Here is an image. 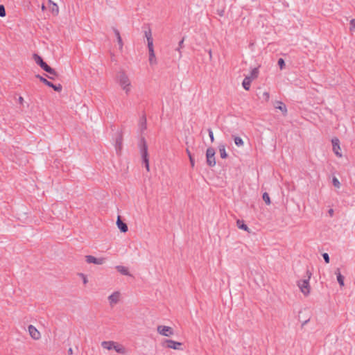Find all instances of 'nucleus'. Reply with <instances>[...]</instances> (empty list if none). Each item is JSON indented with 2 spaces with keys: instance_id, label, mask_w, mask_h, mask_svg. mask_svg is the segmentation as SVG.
Masks as SVG:
<instances>
[{
  "instance_id": "1",
  "label": "nucleus",
  "mask_w": 355,
  "mask_h": 355,
  "mask_svg": "<svg viewBox=\"0 0 355 355\" xmlns=\"http://www.w3.org/2000/svg\"><path fill=\"white\" fill-rule=\"evenodd\" d=\"M116 81L125 93L127 95L129 94L131 91L132 84L129 76L123 70H121L117 73Z\"/></svg>"
},
{
  "instance_id": "2",
  "label": "nucleus",
  "mask_w": 355,
  "mask_h": 355,
  "mask_svg": "<svg viewBox=\"0 0 355 355\" xmlns=\"http://www.w3.org/2000/svg\"><path fill=\"white\" fill-rule=\"evenodd\" d=\"M306 274V279H301L297 282L298 287L300 288L301 292L305 295H309L310 293L309 279L311 277V273L309 270H307Z\"/></svg>"
},
{
  "instance_id": "3",
  "label": "nucleus",
  "mask_w": 355,
  "mask_h": 355,
  "mask_svg": "<svg viewBox=\"0 0 355 355\" xmlns=\"http://www.w3.org/2000/svg\"><path fill=\"white\" fill-rule=\"evenodd\" d=\"M34 60L35 62L40 66V67L44 70L45 71L49 73L51 75L56 76V72L55 69H52L49 67L43 60L42 58L37 55L34 54Z\"/></svg>"
},
{
  "instance_id": "4",
  "label": "nucleus",
  "mask_w": 355,
  "mask_h": 355,
  "mask_svg": "<svg viewBox=\"0 0 355 355\" xmlns=\"http://www.w3.org/2000/svg\"><path fill=\"white\" fill-rule=\"evenodd\" d=\"M141 153L143 159V162L145 164V167L148 171L150 170L149 167V159L148 155V146L144 140V139H141Z\"/></svg>"
},
{
  "instance_id": "5",
  "label": "nucleus",
  "mask_w": 355,
  "mask_h": 355,
  "mask_svg": "<svg viewBox=\"0 0 355 355\" xmlns=\"http://www.w3.org/2000/svg\"><path fill=\"white\" fill-rule=\"evenodd\" d=\"M207 164L209 166L216 165L215 150L213 148H208L206 152Z\"/></svg>"
},
{
  "instance_id": "6",
  "label": "nucleus",
  "mask_w": 355,
  "mask_h": 355,
  "mask_svg": "<svg viewBox=\"0 0 355 355\" xmlns=\"http://www.w3.org/2000/svg\"><path fill=\"white\" fill-rule=\"evenodd\" d=\"M157 332L164 336H171L173 335L174 331L173 329L168 326L159 325L157 328Z\"/></svg>"
},
{
  "instance_id": "7",
  "label": "nucleus",
  "mask_w": 355,
  "mask_h": 355,
  "mask_svg": "<svg viewBox=\"0 0 355 355\" xmlns=\"http://www.w3.org/2000/svg\"><path fill=\"white\" fill-rule=\"evenodd\" d=\"M36 78H39L41 82L44 83L46 85L53 88L56 92H61L62 87L60 84L58 85H54L51 82L47 80L46 78H43L42 76L40 75H36Z\"/></svg>"
},
{
  "instance_id": "8",
  "label": "nucleus",
  "mask_w": 355,
  "mask_h": 355,
  "mask_svg": "<svg viewBox=\"0 0 355 355\" xmlns=\"http://www.w3.org/2000/svg\"><path fill=\"white\" fill-rule=\"evenodd\" d=\"M85 260L88 263H94L96 265H102L105 262L106 259L103 257L96 258L92 255L85 256Z\"/></svg>"
},
{
  "instance_id": "9",
  "label": "nucleus",
  "mask_w": 355,
  "mask_h": 355,
  "mask_svg": "<svg viewBox=\"0 0 355 355\" xmlns=\"http://www.w3.org/2000/svg\"><path fill=\"white\" fill-rule=\"evenodd\" d=\"M332 146H333V151L338 157H342V153H340V141L338 138H334L331 140Z\"/></svg>"
},
{
  "instance_id": "10",
  "label": "nucleus",
  "mask_w": 355,
  "mask_h": 355,
  "mask_svg": "<svg viewBox=\"0 0 355 355\" xmlns=\"http://www.w3.org/2000/svg\"><path fill=\"white\" fill-rule=\"evenodd\" d=\"M28 330L31 337L34 340H39L41 337L40 331L32 324L28 327Z\"/></svg>"
},
{
  "instance_id": "11",
  "label": "nucleus",
  "mask_w": 355,
  "mask_h": 355,
  "mask_svg": "<svg viewBox=\"0 0 355 355\" xmlns=\"http://www.w3.org/2000/svg\"><path fill=\"white\" fill-rule=\"evenodd\" d=\"M120 293L118 291L114 292L112 295L108 297L110 304L113 306L117 304L119 301Z\"/></svg>"
},
{
  "instance_id": "12",
  "label": "nucleus",
  "mask_w": 355,
  "mask_h": 355,
  "mask_svg": "<svg viewBox=\"0 0 355 355\" xmlns=\"http://www.w3.org/2000/svg\"><path fill=\"white\" fill-rule=\"evenodd\" d=\"M167 347L173 349H180L182 346V343L173 340H166Z\"/></svg>"
},
{
  "instance_id": "13",
  "label": "nucleus",
  "mask_w": 355,
  "mask_h": 355,
  "mask_svg": "<svg viewBox=\"0 0 355 355\" xmlns=\"http://www.w3.org/2000/svg\"><path fill=\"white\" fill-rule=\"evenodd\" d=\"M115 149L116 153H120L122 149V136L121 134H118L115 141Z\"/></svg>"
},
{
  "instance_id": "14",
  "label": "nucleus",
  "mask_w": 355,
  "mask_h": 355,
  "mask_svg": "<svg viewBox=\"0 0 355 355\" xmlns=\"http://www.w3.org/2000/svg\"><path fill=\"white\" fill-rule=\"evenodd\" d=\"M145 37H146L148 42V47L153 46V39L152 37V33L150 28L145 31Z\"/></svg>"
},
{
  "instance_id": "15",
  "label": "nucleus",
  "mask_w": 355,
  "mask_h": 355,
  "mask_svg": "<svg viewBox=\"0 0 355 355\" xmlns=\"http://www.w3.org/2000/svg\"><path fill=\"white\" fill-rule=\"evenodd\" d=\"M149 51V62L150 64H155L157 63L155 54L153 46L148 47Z\"/></svg>"
},
{
  "instance_id": "16",
  "label": "nucleus",
  "mask_w": 355,
  "mask_h": 355,
  "mask_svg": "<svg viewBox=\"0 0 355 355\" xmlns=\"http://www.w3.org/2000/svg\"><path fill=\"white\" fill-rule=\"evenodd\" d=\"M116 225L121 232L125 233L128 230V225L120 219L119 216L118 217Z\"/></svg>"
},
{
  "instance_id": "17",
  "label": "nucleus",
  "mask_w": 355,
  "mask_h": 355,
  "mask_svg": "<svg viewBox=\"0 0 355 355\" xmlns=\"http://www.w3.org/2000/svg\"><path fill=\"white\" fill-rule=\"evenodd\" d=\"M113 31L116 37V40H117V42L119 44V49L121 51L123 49V41H122V38L120 35V33L119 31L115 28H113Z\"/></svg>"
},
{
  "instance_id": "18",
  "label": "nucleus",
  "mask_w": 355,
  "mask_h": 355,
  "mask_svg": "<svg viewBox=\"0 0 355 355\" xmlns=\"http://www.w3.org/2000/svg\"><path fill=\"white\" fill-rule=\"evenodd\" d=\"M116 342L114 341H103L101 343V346L103 348L106 349L107 350L113 349L114 346L115 345Z\"/></svg>"
},
{
  "instance_id": "19",
  "label": "nucleus",
  "mask_w": 355,
  "mask_h": 355,
  "mask_svg": "<svg viewBox=\"0 0 355 355\" xmlns=\"http://www.w3.org/2000/svg\"><path fill=\"white\" fill-rule=\"evenodd\" d=\"M113 349H114L117 353L125 354L126 353L125 348L121 344L116 343L114 346Z\"/></svg>"
},
{
  "instance_id": "20",
  "label": "nucleus",
  "mask_w": 355,
  "mask_h": 355,
  "mask_svg": "<svg viewBox=\"0 0 355 355\" xmlns=\"http://www.w3.org/2000/svg\"><path fill=\"white\" fill-rule=\"evenodd\" d=\"M49 4L50 10L52 12V13L54 15H57L58 14V12H59V9H58V5L56 3H53L51 0L49 1Z\"/></svg>"
},
{
  "instance_id": "21",
  "label": "nucleus",
  "mask_w": 355,
  "mask_h": 355,
  "mask_svg": "<svg viewBox=\"0 0 355 355\" xmlns=\"http://www.w3.org/2000/svg\"><path fill=\"white\" fill-rule=\"evenodd\" d=\"M251 82V78L245 76L242 83V85L245 90L248 91L250 89Z\"/></svg>"
},
{
  "instance_id": "22",
  "label": "nucleus",
  "mask_w": 355,
  "mask_h": 355,
  "mask_svg": "<svg viewBox=\"0 0 355 355\" xmlns=\"http://www.w3.org/2000/svg\"><path fill=\"white\" fill-rule=\"evenodd\" d=\"M116 270L120 272L121 273L122 275H127V276H130V274L128 271V269L125 267V266H117L116 267Z\"/></svg>"
},
{
  "instance_id": "23",
  "label": "nucleus",
  "mask_w": 355,
  "mask_h": 355,
  "mask_svg": "<svg viewBox=\"0 0 355 355\" xmlns=\"http://www.w3.org/2000/svg\"><path fill=\"white\" fill-rule=\"evenodd\" d=\"M336 275L337 276V281L340 286H344V277L340 272L339 268H338L336 271Z\"/></svg>"
},
{
  "instance_id": "24",
  "label": "nucleus",
  "mask_w": 355,
  "mask_h": 355,
  "mask_svg": "<svg viewBox=\"0 0 355 355\" xmlns=\"http://www.w3.org/2000/svg\"><path fill=\"white\" fill-rule=\"evenodd\" d=\"M236 224H237V227L241 229V230H243L248 232H250V229L248 228V227L247 226V225H245L243 222V220H238L236 221Z\"/></svg>"
},
{
  "instance_id": "25",
  "label": "nucleus",
  "mask_w": 355,
  "mask_h": 355,
  "mask_svg": "<svg viewBox=\"0 0 355 355\" xmlns=\"http://www.w3.org/2000/svg\"><path fill=\"white\" fill-rule=\"evenodd\" d=\"M218 148L220 157L223 159L227 158V154L225 150V146L223 144H220Z\"/></svg>"
},
{
  "instance_id": "26",
  "label": "nucleus",
  "mask_w": 355,
  "mask_h": 355,
  "mask_svg": "<svg viewBox=\"0 0 355 355\" xmlns=\"http://www.w3.org/2000/svg\"><path fill=\"white\" fill-rule=\"evenodd\" d=\"M234 144L236 146L241 147L243 146L244 143L243 139L240 137L233 136Z\"/></svg>"
},
{
  "instance_id": "27",
  "label": "nucleus",
  "mask_w": 355,
  "mask_h": 355,
  "mask_svg": "<svg viewBox=\"0 0 355 355\" xmlns=\"http://www.w3.org/2000/svg\"><path fill=\"white\" fill-rule=\"evenodd\" d=\"M277 103H278V105L276 106L275 107L277 109H279V110H281L284 113V114H286L287 112V109H286V105L282 102H277Z\"/></svg>"
},
{
  "instance_id": "28",
  "label": "nucleus",
  "mask_w": 355,
  "mask_h": 355,
  "mask_svg": "<svg viewBox=\"0 0 355 355\" xmlns=\"http://www.w3.org/2000/svg\"><path fill=\"white\" fill-rule=\"evenodd\" d=\"M259 75V69L258 68H254L250 73V76H248V77H250L251 80L255 79L257 78Z\"/></svg>"
},
{
  "instance_id": "29",
  "label": "nucleus",
  "mask_w": 355,
  "mask_h": 355,
  "mask_svg": "<svg viewBox=\"0 0 355 355\" xmlns=\"http://www.w3.org/2000/svg\"><path fill=\"white\" fill-rule=\"evenodd\" d=\"M139 125L141 130H144L146 128V119L144 116H143L142 118L140 119Z\"/></svg>"
},
{
  "instance_id": "30",
  "label": "nucleus",
  "mask_w": 355,
  "mask_h": 355,
  "mask_svg": "<svg viewBox=\"0 0 355 355\" xmlns=\"http://www.w3.org/2000/svg\"><path fill=\"white\" fill-rule=\"evenodd\" d=\"M184 41V38H182V39L179 42L178 47L176 49V51L179 52V58H182L181 49L183 47Z\"/></svg>"
},
{
  "instance_id": "31",
  "label": "nucleus",
  "mask_w": 355,
  "mask_h": 355,
  "mask_svg": "<svg viewBox=\"0 0 355 355\" xmlns=\"http://www.w3.org/2000/svg\"><path fill=\"white\" fill-rule=\"evenodd\" d=\"M262 198L266 205L270 204V196L268 193H266V192L263 193Z\"/></svg>"
},
{
  "instance_id": "32",
  "label": "nucleus",
  "mask_w": 355,
  "mask_h": 355,
  "mask_svg": "<svg viewBox=\"0 0 355 355\" xmlns=\"http://www.w3.org/2000/svg\"><path fill=\"white\" fill-rule=\"evenodd\" d=\"M261 98L265 101H268L270 98V94L268 92H263Z\"/></svg>"
},
{
  "instance_id": "33",
  "label": "nucleus",
  "mask_w": 355,
  "mask_h": 355,
  "mask_svg": "<svg viewBox=\"0 0 355 355\" xmlns=\"http://www.w3.org/2000/svg\"><path fill=\"white\" fill-rule=\"evenodd\" d=\"M332 183H333V185L336 187V188H340V183L339 182V180L336 178V177H334L333 179H332Z\"/></svg>"
},
{
  "instance_id": "34",
  "label": "nucleus",
  "mask_w": 355,
  "mask_h": 355,
  "mask_svg": "<svg viewBox=\"0 0 355 355\" xmlns=\"http://www.w3.org/2000/svg\"><path fill=\"white\" fill-rule=\"evenodd\" d=\"M187 153L189 157V161H190L191 165L192 167H193L194 166V159H193V158L191 154V152L189 151V149H187Z\"/></svg>"
},
{
  "instance_id": "35",
  "label": "nucleus",
  "mask_w": 355,
  "mask_h": 355,
  "mask_svg": "<svg viewBox=\"0 0 355 355\" xmlns=\"http://www.w3.org/2000/svg\"><path fill=\"white\" fill-rule=\"evenodd\" d=\"M6 15L5 7L3 5H0V17H4Z\"/></svg>"
},
{
  "instance_id": "36",
  "label": "nucleus",
  "mask_w": 355,
  "mask_h": 355,
  "mask_svg": "<svg viewBox=\"0 0 355 355\" xmlns=\"http://www.w3.org/2000/svg\"><path fill=\"white\" fill-rule=\"evenodd\" d=\"M278 65L279 66L280 69H283L285 67V62L284 59L279 58L278 60Z\"/></svg>"
},
{
  "instance_id": "37",
  "label": "nucleus",
  "mask_w": 355,
  "mask_h": 355,
  "mask_svg": "<svg viewBox=\"0 0 355 355\" xmlns=\"http://www.w3.org/2000/svg\"><path fill=\"white\" fill-rule=\"evenodd\" d=\"M322 257H323L325 263H329V254L327 253H326V252L323 253L322 254Z\"/></svg>"
},
{
  "instance_id": "38",
  "label": "nucleus",
  "mask_w": 355,
  "mask_h": 355,
  "mask_svg": "<svg viewBox=\"0 0 355 355\" xmlns=\"http://www.w3.org/2000/svg\"><path fill=\"white\" fill-rule=\"evenodd\" d=\"M208 133H209V136L210 137L211 141L213 142L214 141V133L211 128L208 129Z\"/></svg>"
},
{
  "instance_id": "39",
  "label": "nucleus",
  "mask_w": 355,
  "mask_h": 355,
  "mask_svg": "<svg viewBox=\"0 0 355 355\" xmlns=\"http://www.w3.org/2000/svg\"><path fill=\"white\" fill-rule=\"evenodd\" d=\"M80 275L83 277V282L84 284H86L87 283V279L85 275L83 274H80Z\"/></svg>"
},
{
  "instance_id": "40",
  "label": "nucleus",
  "mask_w": 355,
  "mask_h": 355,
  "mask_svg": "<svg viewBox=\"0 0 355 355\" xmlns=\"http://www.w3.org/2000/svg\"><path fill=\"white\" fill-rule=\"evenodd\" d=\"M350 25L352 26V28L355 29V19H353L350 21Z\"/></svg>"
},
{
  "instance_id": "41",
  "label": "nucleus",
  "mask_w": 355,
  "mask_h": 355,
  "mask_svg": "<svg viewBox=\"0 0 355 355\" xmlns=\"http://www.w3.org/2000/svg\"><path fill=\"white\" fill-rule=\"evenodd\" d=\"M18 101H19V103L20 104H21V105H22V104H23V103H24V98H23V97L19 96V99H18Z\"/></svg>"
},
{
  "instance_id": "42",
  "label": "nucleus",
  "mask_w": 355,
  "mask_h": 355,
  "mask_svg": "<svg viewBox=\"0 0 355 355\" xmlns=\"http://www.w3.org/2000/svg\"><path fill=\"white\" fill-rule=\"evenodd\" d=\"M329 214L332 216L334 215V210L332 209H330L329 211Z\"/></svg>"
},
{
  "instance_id": "43",
  "label": "nucleus",
  "mask_w": 355,
  "mask_h": 355,
  "mask_svg": "<svg viewBox=\"0 0 355 355\" xmlns=\"http://www.w3.org/2000/svg\"><path fill=\"white\" fill-rule=\"evenodd\" d=\"M68 354H69V355L73 354V349H72V348H71V347H70V348L68 349Z\"/></svg>"
},
{
  "instance_id": "44",
  "label": "nucleus",
  "mask_w": 355,
  "mask_h": 355,
  "mask_svg": "<svg viewBox=\"0 0 355 355\" xmlns=\"http://www.w3.org/2000/svg\"><path fill=\"white\" fill-rule=\"evenodd\" d=\"M309 321V319L305 320L304 322H302V327H303L305 324H306L308 323V322Z\"/></svg>"
},
{
  "instance_id": "45",
  "label": "nucleus",
  "mask_w": 355,
  "mask_h": 355,
  "mask_svg": "<svg viewBox=\"0 0 355 355\" xmlns=\"http://www.w3.org/2000/svg\"><path fill=\"white\" fill-rule=\"evenodd\" d=\"M208 53H209V58L211 59V58H212L211 51L209 50Z\"/></svg>"
},
{
  "instance_id": "46",
  "label": "nucleus",
  "mask_w": 355,
  "mask_h": 355,
  "mask_svg": "<svg viewBox=\"0 0 355 355\" xmlns=\"http://www.w3.org/2000/svg\"><path fill=\"white\" fill-rule=\"evenodd\" d=\"M42 9L43 10H45V6H44V5H42Z\"/></svg>"
}]
</instances>
